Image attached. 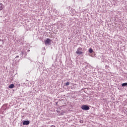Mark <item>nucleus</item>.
<instances>
[{
    "instance_id": "f257e3e1",
    "label": "nucleus",
    "mask_w": 127,
    "mask_h": 127,
    "mask_svg": "<svg viewBox=\"0 0 127 127\" xmlns=\"http://www.w3.org/2000/svg\"><path fill=\"white\" fill-rule=\"evenodd\" d=\"M81 109L84 111H88V110H90V107L88 105H84L82 106Z\"/></svg>"
},
{
    "instance_id": "f03ea898",
    "label": "nucleus",
    "mask_w": 127,
    "mask_h": 127,
    "mask_svg": "<svg viewBox=\"0 0 127 127\" xmlns=\"http://www.w3.org/2000/svg\"><path fill=\"white\" fill-rule=\"evenodd\" d=\"M82 48L79 47L77 48V51H76V54H79V55H81L83 54V52H82Z\"/></svg>"
},
{
    "instance_id": "7ed1b4c3",
    "label": "nucleus",
    "mask_w": 127,
    "mask_h": 127,
    "mask_svg": "<svg viewBox=\"0 0 127 127\" xmlns=\"http://www.w3.org/2000/svg\"><path fill=\"white\" fill-rule=\"evenodd\" d=\"M51 43V39L48 38L46 40V41H45V44H50V43Z\"/></svg>"
},
{
    "instance_id": "20e7f679",
    "label": "nucleus",
    "mask_w": 127,
    "mask_h": 127,
    "mask_svg": "<svg viewBox=\"0 0 127 127\" xmlns=\"http://www.w3.org/2000/svg\"><path fill=\"white\" fill-rule=\"evenodd\" d=\"M29 124H30V122H29V121H24L23 122V126H28V125H29Z\"/></svg>"
},
{
    "instance_id": "39448f33",
    "label": "nucleus",
    "mask_w": 127,
    "mask_h": 127,
    "mask_svg": "<svg viewBox=\"0 0 127 127\" xmlns=\"http://www.w3.org/2000/svg\"><path fill=\"white\" fill-rule=\"evenodd\" d=\"M8 88L9 89H12V88H14V84H11L9 86Z\"/></svg>"
},
{
    "instance_id": "423d86ee",
    "label": "nucleus",
    "mask_w": 127,
    "mask_h": 127,
    "mask_svg": "<svg viewBox=\"0 0 127 127\" xmlns=\"http://www.w3.org/2000/svg\"><path fill=\"white\" fill-rule=\"evenodd\" d=\"M64 114H65V112L61 111V112L60 114V116H64Z\"/></svg>"
},
{
    "instance_id": "0eeeda50",
    "label": "nucleus",
    "mask_w": 127,
    "mask_h": 127,
    "mask_svg": "<svg viewBox=\"0 0 127 127\" xmlns=\"http://www.w3.org/2000/svg\"><path fill=\"white\" fill-rule=\"evenodd\" d=\"M122 87H126V86H127V82L124 83L122 84Z\"/></svg>"
},
{
    "instance_id": "6e6552de",
    "label": "nucleus",
    "mask_w": 127,
    "mask_h": 127,
    "mask_svg": "<svg viewBox=\"0 0 127 127\" xmlns=\"http://www.w3.org/2000/svg\"><path fill=\"white\" fill-rule=\"evenodd\" d=\"M1 6H0V10H1L2 8H3V5H2V3H0Z\"/></svg>"
},
{
    "instance_id": "1a4fd4ad",
    "label": "nucleus",
    "mask_w": 127,
    "mask_h": 127,
    "mask_svg": "<svg viewBox=\"0 0 127 127\" xmlns=\"http://www.w3.org/2000/svg\"><path fill=\"white\" fill-rule=\"evenodd\" d=\"M89 53H93V49H89Z\"/></svg>"
},
{
    "instance_id": "9d476101",
    "label": "nucleus",
    "mask_w": 127,
    "mask_h": 127,
    "mask_svg": "<svg viewBox=\"0 0 127 127\" xmlns=\"http://www.w3.org/2000/svg\"><path fill=\"white\" fill-rule=\"evenodd\" d=\"M68 85H70V82H67L65 83V86H68Z\"/></svg>"
},
{
    "instance_id": "9b49d317",
    "label": "nucleus",
    "mask_w": 127,
    "mask_h": 127,
    "mask_svg": "<svg viewBox=\"0 0 127 127\" xmlns=\"http://www.w3.org/2000/svg\"><path fill=\"white\" fill-rule=\"evenodd\" d=\"M50 127H55V126L52 125Z\"/></svg>"
},
{
    "instance_id": "f8f14e48",
    "label": "nucleus",
    "mask_w": 127,
    "mask_h": 127,
    "mask_svg": "<svg viewBox=\"0 0 127 127\" xmlns=\"http://www.w3.org/2000/svg\"><path fill=\"white\" fill-rule=\"evenodd\" d=\"M19 57V56H17L15 57V58H18Z\"/></svg>"
}]
</instances>
